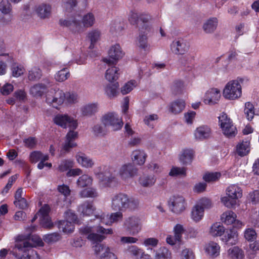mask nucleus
Segmentation results:
<instances>
[{
	"mask_svg": "<svg viewBox=\"0 0 259 259\" xmlns=\"http://www.w3.org/2000/svg\"><path fill=\"white\" fill-rule=\"evenodd\" d=\"M82 234L88 235V239L93 243H97L94 250L97 254L100 255V259H118L117 255L113 252L112 249L103 244H99L104 238V234H112V230L105 229L101 226L91 227L85 226L81 228Z\"/></svg>",
	"mask_w": 259,
	"mask_h": 259,
	"instance_id": "nucleus-1",
	"label": "nucleus"
},
{
	"mask_svg": "<svg viewBox=\"0 0 259 259\" xmlns=\"http://www.w3.org/2000/svg\"><path fill=\"white\" fill-rule=\"evenodd\" d=\"M53 121L56 124L63 128H65L67 127L70 128V131L66 136V139L62 149L68 152L71 148L77 145L75 140L78 137V133L74 131L77 126L76 120L66 114H57L53 118Z\"/></svg>",
	"mask_w": 259,
	"mask_h": 259,
	"instance_id": "nucleus-2",
	"label": "nucleus"
},
{
	"mask_svg": "<svg viewBox=\"0 0 259 259\" xmlns=\"http://www.w3.org/2000/svg\"><path fill=\"white\" fill-rule=\"evenodd\" d=\"M95 18L92 13L84 15L81 19L79 15L72 16L67 19H61L59 24L61 26L67 27L74 33H80L85 30V28L92 27L95 23Z\"/></svg>",
	"mask_w": 259,
	"mask_h": 259,
	"instance_id": "nucleus-3",
	"label": "nucleus"
},
{
	"mask_svg": "<svg viewBox=\"0 0 259 259\" xmlns=\"http://www.w3.org/2000/svg\"><path fill=\"white\" fill-rule=\"evenodd\" d=\"M137 198L129 197L127 195L119 193L111 197V207L114 211H124L126 209L135 210L139 205Z\"/></svg>",
	"mask_w": 259,
	"mask_h": 259,
	"instance_id": "nucleus-4",
	"label": "nucleus"
},
{
	"mask_svg": "<svg viewBox=\"0 0 259 259\" xmlns=\"http://www.w3.org/2000/svg\"><path fill=\"white\" fill-rule=\"evenodd\" d=\"M226 196L221 198V202L228 208H232L237 203V200L242 196V190L237 185L229 186L226 190Z\"/></svg>",
	"mask_w": 259,
	"mask_h": 259,
	"instance_id": "nucleus-5",
	"label": "nucleus"
},
{
	"mask_svg": "<svg viewBox=\"0 0 259 259\" xmlns=\"http://www.w3.org/2000/svg\"><path fill=\"white\" fill-rule=\"evenodd\" d=\"M242 79L229 81L223 90L224 97L228 100H234L239 98L242 95Z\"/></svg>",
	"mask_w": 259,
	"mask_h": 259,
	"instance_id": "nucleus-6",
	"label": "nucleus"
},
{
	"mask_svg": "<svg viewBox=\"0 0 259 259\" xmlns=\"http://www.w3.org/2000/svg\"><path fill=\"white\" fill-rule=\"evenodd\" d=\"M15 247L24 252L21 259H40L36 251L32 248L31 243L25 240L23 236L17 237Z\"/></svg>",
	"mask_w": 259,
	"mask_h": 259,
	"instance_id": "nucleus-7",
	"label": "nucleus"
},
{
	"mask_svg": "<svg viewBox=\"0 0 259 259\" xmlns=\"http://www.w3.org/2000/svg\"><path fill=\"white\" fill-rule=\"evenodd\" d=\"M218 119L219 125L224 135L228 138L235 137L237 133L236 127L227 114L222 113L218 117Z\"/></svg>",
	"mask_w": 259,
	"mask_h": 259,
	"instance_id": "nucleus-8",
	"label": "nucleus"
},
{
	"mask_svg": "<svg viewBox=\"0 0 259 259\" xmlns=\"http://www.w3.org/2000/svg\"><path fill=\"white\" fill-rule=\"evenodd\" d=\"M113 168L106 165H100L94 169V172L100 181L108 185L115 178Z\"/></svg>",
	"mask_w": 259,
	"mask_h": 259,
	"instance_id": "nucleus-9",
	"label": "nucleus"
},
{
	"mask_svg": "<svg viewBox=\"0 0 259 259\" xmlns=\"http://www.w3.org/2000/svg\"><path fill=\"white\" fill-rule=\"evenodd\" d=\"M102 122L105 126L110 127L113 131L120 130L123 124L121 118L114 112L105 114L102 117Z\"/></svg>",
	"mask_w": 259,
	"mask_h": 259,
	"instance_id": "nucleus-10",
	"label": "nucleus"
},
{
	"mask_svg": "<svg viewBox=\"0 0 259 259\" xmlns=\"http://www.w3.org/2000/svg\"><path fill=\"white\" fill-rule=\"evenodd\" d=\"M65 100V93L59 89H51L46 96L47 103L55 108L62 105Z\"/></svg>",
	"mask_w": 259,
	"mask_h": 259,
	"instance_id": "nucleus-11",
	"label": "nucleus"
},
{
	"mask_svg": "<svg viewBox=\"0 0 259 259\" xmlns=\"http://www.w3.org/2000/svg\"><path fill=\"white\" fill-rule=\"evenodd\" d=\"M123 227L131 235H136L142 230V225L141 219L134 215L129 217L125 219Z\"/></svg>",
	"mask_w": 259,
	"mask_h": 259,
	"instance_id": "nucleus-12",
	"label": "nucleus"
},
{
	"mask_svg": "<svg viewBox=\"0 0 259 259\" xmlns=\"http://www.w3.org/2000/svg\"><path fill=\"white\" fill-rule=\"evenodd\" d=\"M138 169L132 163L123 164L120 167L118 174L121 180L127 181L138 175Z\"/></svg>",
	"mask_w": 259,
	"mask_h": 259,
	"instance_id": "nucleus-13",
	"label": "nucleus"
},
{
	"mask_svg": "<svg viewBox=\"0 0 259 259\" xmlns=\"http://www.w3.org/2000/svg\"><path fill=\"white\" fill-rule=\"evenodd\" d=\"M170 210L174 213L179 214L185 209V199L181 196H173L168 202Z\"/></svg>",
	"mask_w": 259,
	"mask_h": 259,
	"instance_id": "nucleus-14",
	"label": "nucleus"
},
{
	"mask_svg": "<svg viewBox=\"0 0 259 259\" xmlns=\"http://www.w3.org/2000/svg\"><path fill=\"white\" fill-rule=\"evenodd\" d=\"M52 85V82L48 79L44 80L43 83L33 85L30 89V94L34 97H40L47 93L48 88Z\"/></svg>",
	"mask_w": 259,
	"mask_h": 259,
	"instance_id": "nucleus-15",
	"label": "nucleus"
},
{
	"mask_svg": "<svg viewBox=\"0 0 259 259\" xmlns=\"http://www.w3.org/2000/svg\"><path fill=\"white\" fill-rule=\"evenodd\" d=\"M211 206L210 200L203 198L200 199L195 205V223L199 222L204 216V209Z\"/></svg>",
	"mask_w": 259,
	"mask_h": 259,
	"instance_id": "nucleus-16",
	"label": "nucleus"
},
{
	"mask_svg": "<svg viewBox=\"0 0 259 259\" xmlns=\"http://www.w3.org/2000/svg\"><path fill=\"white\" fill-rule=\"evenodd\" d=\"M108 55L110 58L112 59V60L110 59L104 58L103 61L107 64H116L117 61L121 59L124 54L121 50L120 46L116 44L110 48L108 52Z\"/></svg>",
	"mask_w": 259,
	"mask_h": 259,
	"instance_id": "nucleus-17",
	"label": "nucleus"
},
{
	"mask_svg": "<svg viewBox=\"0 0 259 259\" xmlns=\"http://www.w3.org/2000/svg\"><path fill=\"white\" fill-rule=\"evenodd\" d=\"M221 240L226 244L235 245L238 241V233L233 228L225 229V233L223 234Z\"/></svg>",
	"mask_w": 259,
	"mask_h": 259,
	"instance_id": "nucleus-18",
	"label": "nucleus"
},
{
	"mask_svg": "<svg viewBox=\"0 0 259 259\" xmlns=\"http://www.w3.org/2000/svg\"><path fill=\"white\" fill-rule=\"evenodd\" d=\"M34 12L40 19H48L51 15L52 6L49 4L41 3L35 6Z\"/></svg>",
	"mask_w": 259,
	"mask_h": 259,
	"instance_id": "nucleus-19",
	"label": "nucleus"
},
{
	"mask_svg": "<svg viewBox=\"0 0 259 259\" xmlns=\"http://www.w3.org/2000/svg\"><path fill=\"white\" fill-rule=\"evenodd\" d=\"M221 97L219 90L212 88L208 90L205 93L203 102L205 104L212 105L217 103Z\"/></svg>",
	"mask_w": 259,
	"mask_h": 259,
	"instance_id": "nucleus-20",
	"label": "nucleus"
},
{
	"mask_svg": "<svg viewBox=\"0 0 259 259\" xmlns=\"http://www.w3.org/2000/svg\"><path fill=\"white\" fill-rule=\"evenodd\" d=\"M221 247L214 241H209L206 243L204 247L205 252L209 257L214 258L220 254Z\"/></svg>",
	"mask_w": 259,
	"mask_h": 259,
	"instance_id": "nucleus-21",
	"label": "nucleus"
},
{
	"mask_svg": "<svg viewBox=\"0 0 259 259\" xmlns=\"http://www.w3.org/2000/svg\"><path fill=\"white\" fill-rule=\"evenodd\" d=\"M194 151L192 149L185 148L182 150L179 155L180 162L184 165L190 164L193 159Z\"/></svg>",
	"mask_w": 259,
	"mask_h": 259,
	"instance_id": "nucleus-22",
	"label": "nucleus"
},
{
	"mask_svg": "<svg viewBox=\"0 0 259 259\" xmlns=\"http://www.w3.org/2000/svg\"><path fill=\"white\" fill-rule=\"evenodd\" d=\"M188 48V46L183 40L174 41L170 45L172 52L176 55L184 54Z\"/></svg>",
	"mask_w": 259,
	"mask_h": 259,
	"instance_id": "nucleus-23",
	"label": "nucleus"
},
{
	"mask_svg": "<svg viewBox=\"0 0 259 259\" xmlns=\"http://www.w3.org/2000/svg\"><path fill=\"white\" fill-rule=\"evenodd\" d=\"M218 25V19L211 17L206 20L203 24V30L207 34H212L216 30Z\"/></svg>",
	"mask_w": 259,
	"mask_h": 259,
	"instance_id": "nucleus-24",
	"label": "nucleus"
},
{
	"mask_svg": "<svg viewBox=\"0 0 259 259\" xmlns=\"http://www.w3.org/2000/svg\"><path fill=\"white\" fill-rule=\"evenodd\" d=\"M211 136V130L207 125H202L195 130V138L203 140L209 139Z\"/></svg>",
	"mask_w": 259,
	"mask_h": 259,
	"instance_id": "nucleus-25",
	"label": "nucleus"
},
{
	"mask_svg": "<svg viewBox=\"0 0 259 259\" xmlns=\"http://www.w3.org/2000/svg\"><path fill=\"white\" fill-rule=\"evenodd\" d=\"M147 157L144 150L137 149L134 150L131 155L133 161L137 165H142L144 164Z\"/></svg>",
	"mask_w": 259,
	"mask_h": 259,
	"instance_id": "nucleus-26",
	"label": "nucleus"
},
{
	"mask_svg": "<svg viewBox=\"0 0 259 259\" xmlns=\"http://www.w3.org/2000/svg\"><path fill=\"white\" fill-rule=\"evenodd\" d=\"M109 68L107 69L105 73V78L110 82L116 80L119 75V69L116 67L115 64H107Z\"/></svg>",
	"mask_w": 259,
	"mask_h": 259,
	"instance_id": "nucleus-27",
	"label": "nucleus"
},
{
	"mask_svg": "<svg viewBox=\"0 0 259 259\" xmlns=\"http://www.w3.org/2000/svg\"><path fill=\"white\" fill-rule=\"evenodd\" d=\"M185 105L186 103L184 100L178 99L170 104L169 110L173 114H177L181 113L184 109Z\"/></svg>",
	"mask_w": 259,
	"mask_h": 259,
	"instance_id": "nucleus-28",
	"label": "nucleus"
},
{
	"mask_svg": "<svg viewBox=\"0 0 259 259\" xmlns=\"http://www.w3.org/2000/svg\"><path fill=\"white\" fill-rule=\"evenodd\" d=\"M156 181V178L152 175H143L139 179V184L143 187H151Z\"/></svg>",
	"mask_w": 259,
	"mask_h": 259,
	"instance_id": "nucleus-29",
	"label": "nucleus"
},
{
	"mask_svg": "<svg viewBox=\"0 0 259 259\" xmlns=\"http://www.w3.org/2000/svg\"><path fill=\"white\" fill-rule=\"evenodd\" d=\"M76 158L78 163L82 167L91 168L94 165L93 160L83 153H78Z\"/></svg>",
	"mask_w": 259,
	"mask_h": 259,
	"instance_id": "nucleus-30",
	"label": "nucleus"
},
{
	"mask_svg": "<svg viewBox=\"0 0 259 259\" xmlns=\"http://www.w3.org/2000/svg\"><path fill=\"white\" fill-rule=\"evenodd\" d=\"M228 256L230 259H243L245 255L244 251L238 246L231 247L228 250Z\"/></svg>",
	"mask_w": 259,
	"mask_h": 259,
	"instance_id": "nucleus-31",
	"label": "nucleus"
},
{
	"mask_svg": "<svg viewBox=\"0 0 259 259\" xmlns=\"http://www.w3.org/2000/svg\"><path fill=\"white\" fill-rule=\"evenodd\" d=\"M148 37L146 31L140 33L139 36L137 38L136 45L140 49L146 51L148 49L149 45L148 43Z\"/></svg>",
	"mask_w": 259,
	"mask_h": 259,
	"instance_id": "nucleus-32",
	"label": "nucleus"
},
{
	"mask_svg": "<svg viewBox=\"0 0 259 259\" xmlns=\"http://www.w3.org/2000/svg\"><path fill=\"white\" fill-rule=\"evenodd\" d=\"M225 227L219 222L213 223L209 229V234L213 237L222 236L225 233Z\"/></svg>",
	"mask_w": 259,
	"mask_h": 259,
	"instance_id": "nucleus-33",
	"label": "nucleus"
},
{
	"mask_svg": "<svg viewBox=\"0 0 259 259\" xmlns=\"http://www.w3.org/2000/svg\"><path fill=\"white\" fill-rule=\"evenodd\" d=\"M237 154L243 157L247 155L250 152V144L247 141H242L238 143L236 147Z\"/></svg>",
	"mask_w": 259,
	"mask_h": 259,
	"instance_id": "nucleus-34",
	"label": "nucleus"
},
{
	"mask_svg": "<svg viewBox=\"0 0 259 259\" xmlns=\"http://www.w3.org/2000/svg\"><path fill=\"white\" fill-rule=\"evenodd\" d=\"M236 218L237 215L235 212L231 210H228L221 215V220L225 224L230 225L233 223Z\"/></svg>",
	"mask_w": 259,
	"mask_h": 259,
	"instance_id": "nucleus-35",
	"label": "nucleus"
},
{
	"mask_svg": "<svg viewBox=\"0 0 259 259\" xmlns=\"http://www.w3.org/2000/svg\"><path fill=\"white\" fill-rule=\"evenodd\" d=\"M58 227L60 231L65 233H71L74 229V224L66 220L60 221L58 223Z\"/></svg>",
	"mask_w": 259,
	"mask_h": 259,
	"instance_id": "nucleus-36",
	"label": "nucleus"
},
{
	"mask_svg": "<svg viewBox=\"0 0 259 259\" xmlns=\"http://www.w3.org/2000/svg\"><path fill=\"white\" fill-rule=\"evenodd\" d=\"M94 208L92 203L89 201H85L78 206V210L83 215H90L93 213Z\"/></svg>",
	"mask_w": 259,
	"mask_h": 259,
	"instance_id": "nucleus-37",
	"label": "nucleus"
},
{
	"mask_svg": "<svg viewBox=\"0 0 259 259\" xmlns=\"http://www.w3.org/2000/svg\"><path fill=\"white\" fill-rule=\"evenodd\" d=\"M0 11L4 15H8L9 18L8 21H10L12 18V6L8 0H2L0 2Z\"/></svg>",
	"mask_w": 259,
	"mask_h": 259,
	"instance_id": "nucleus-38",
	"label": "nucleus"
},
{
	"mask_svg": "<svg viewBox=\"0 0 259 259\" xmlns=\"http://www.w3.org/2000/svg\"><path fill=\"white\" fill-rule=\"evenodd\" d=\"M79 195L80 198H95L98 197L99 194L97 190L94 188H87L81 190Z\"/></svg>",
	"mask_w": 259,
	"mask_h": 259,
	"instance_id": "nucleus-39",
	"label": "nucleus"
},
{
	"mask_svg": "<svg viewBox=\"0 0 259 259\" xmlns=\"http://www.w3.org/2000/svg\"><path fill=\"white\" fill-rule=\"evenodd\" d=\"M98 110L97 104L95 103L89 104L83 106L81 109V113L83 116H90L95 114Z\"/></svg>",
	"mask_w": 259,
	"mask_h": 259,
	"instance_id": "nucleus-40",
	"label": "nucleus"
},
{
	"mask_svg": "<svg viewBox=\"0 0 259 259\" xmlns=\"http://www.w3.org/2000/svg\"><path fill=\"white\" fill-rule=\"evenodd\" d=\"M155 259H171V252L166 247H161L156 252Z\"/></svg>",
	"mask_w": 259,
	"mask_h": 259,
	"instance_id": "nucleus-41",
	"label": "nucleus"
},
{
	"mask_svg": "<svg viewBox=\"0 0 259 259\" xmlns=\"http://www.w3.org/2000/svg\"><path fill=\"white\" fill-rule=\"evenodd\" d=\"M92 178L88 175H83L78 179L76 184L79 188H84L92 185Z\"/></svg>",
	"mask_w": 259,
	"mask_h": 259,
	"instance_id": "nucleus-42",
	"label": "nucleus"
},
{
	"mask_svg": "<svg viewBox=\"0 0 259 259\" xmlns=\"http://www.w3.org/2000/svg\"><path fill=\"white\" fill-rule=\"evenodd\" d=\"M186 168L184 167H180L172 166L169 172L168 175L169 176L174 177H184L186 176Z\"/></svg>",
	"mask_w": 259,
	"mask_h": 259,
	"instance_id": "nucleus-43",
	"label": "nucleus"
},
{
	"mask_svg": "<svg viewBox=\"0 0 259 259\" xmlns=\"http://www.w3.org/2000/svg\"><path fill=\"white\" fill-rule=\"evenodd\" d=\"M158 118V116L156 114L147 115L144 118V122L150 128H153Z\"/></svg>",
	"mask_w": 259,
	"mask_h": 259,
	"instance_id": "nucleus-44",
	"label": "nucleus"
},
{
	"mask_svg": "<svg viewBox=\"0 0 259 259\" xmlns=\"http://www.w3.org/2000/svg\"><path fill=\"white\" fill-rule=\"evenodd\" d=\"M100 32L97 29L92 30L89 32L88 36L91 41L90 49L94 48V44L100 39Z\"/></svg>",
	"mask_w": 259,
	"mask_h": 259,
	"instance_id": "nucleus-45",
	"label": "nucleus"
},
{
	"mask_svg": "<svg viewBox=\"0 0 259 259\" xmlns=\"http://www.w3.org/2000/svg\"><path fill=\"white\" fill-rule=\"evenodd\" d=\"M70 76V72L67 68H63L58 71L55 75L56 80L59 82H62L66 80Z\"/></svg>",
	"mask_w": 259,
	"mask_h": 259,
	"instance_id": "nucleus-46",
	"label": "nucleus"
},
{
	"mask_svg": "<svg viewBox=\"0 0 259 259\" xmlns=\"http://www.w3.org/2000/svg\"><path fill=\"white\" fill-rule=\"evenodd\" d=\"M48 160L49 156L48 155H44L39 151H34L32 152L30 156V160L32 163H36L41 160Z\"/></svg>",
	"mask_w": 259,
	"mask_h": 259,
	"instance_id": "nucleus-47",
	"label": "nucleus"
},
{
	"mask_svg": "<svg viewBox=\"0 0 259 259\" xmlns=\"http://www.w3.org/2000/svg\"><path fill=\"white\" fill-rule=\"evenodd\" d=\"M244 114L248 120H251L254 115V106L250 102H246L245 104Z\"/></svg>",
	"mask_w": 259,
	"mask_h": 259,
	"instance_id": "nucleus-48",
	"label": "nucleus"
},
{
	"mask_svg": "<svg viewBox=\"0 0 259 259\" xmlns=\"http://www.w3.org/2000/svg\"><path fill=\"white\" fill-rule=\"evenodd\" d=\"M119 87L118 82L113 84H108L105 88V92L109 97H114L117 95V89Z\"/></svg>",
	"mask_w": 259,
	"mask_h": 259,
	"instance_id": "nucleus-49",
	"label": "nucleus"
},
{
	"mask_svg": "<svg viewBox=\"0 0 259 259\" xmlns=\"http://www.w3.org/2000/svg\"><path fill=\"white\" fill-rule=\"evenodd\" d=\"M41 76V71L37 67H33L29 71L28 78L30 80L39 79Z\"/></svg>",
	"mask_w": 259,
	"mask_h": 259,
	"instance_id": "nucleus-50",
	"label": "nucleus"
},
{
	"mask_svg": "<svg viewBox=\"0 0 259 259\" xmlns=\"http://www.w3.org/2000/svg\"><path fill=\"white\" fill-rule=\"evenodd\" d=\"M77 0H63L62 7L66 12H71L77 6Z\"/></svg>",
	"mask_w": 259,
	"mask_h": 259,
	"instance_id": "nucleus-51",
	"label": "nucleus"
},
{
	"mask_svg": "<svg viewBox=\"0 0 259 259\" xmlns=\"http://www.w3.org/2000/svg\"><path fill=\"white\" fill-rule=\"evenodd\" d=\"M43 239L47 243H54L59 241L61 239V236L58 233H53L44 235Z\"/></svg>",
	"mask_w": 259,
	"mask_h": 259,
	"instance_id": "nucleus-52",
	"label": "nucleus"
},
{
	"mask_svg": "<svg viewBox=\"0 0 259 259\" xmlns=\"http://www.w3.org/2000/svg\"><path fill=\"white\" fill-rule=\"evenodd\" d=\"M12 75L14 77H18L23 74L24 68L20 65L17 63H14L11 67Z\"/></svg>",
	"mask_w": 259,
	"mask_h": 259,
	"instance_id": "nucleus-53",
	"label": "nucleus"
},
{
	"mask_svg": "<svg viewBox=\"0 0 259 259\" xmlns=\"http://www.w3.org/2000/svg\"><path fill=\"white\" fill-rule=\"evenodd\" d=\"M126 250L131 255L137 257L140 256V255L143 253V251L136 245L127 246Z\"/></svg>",
	"mask_w": 259,
	"mask_h": 259,
	"instance_id": "nucleus-54",
	"label": "nucleus"
},
{
	"mask_svg": "<svg viewBox=\"0 0 259 259\" xmlns=\"http://www.w3.org/2000/svg\"><path fill=\"white\" fill-rule=\"evenodd\" d=\"M244 236L248 241H253L256 238L255 231L252 228L246 229L244 232Z\"/></svg>",
	"mask_w": 259,
	"mask_h": 259,
	"instance_id": "nucleus-55",
	"label": "nucleus"
},
{
	"mask_svg": "<svg viewBox=\"0 0 259 259\" xmlns=\"http://www.w3.org/2000/svg\"><path fill=\"white\" fill-rule=\"evenodd\" d=\"M221 176V174L218 172H211L204 175L203 178L207 182H214L218 180Z\"/></svg>",
	"mask_w": 259,
	"mask_h": 259,
	"instance_id": "nucleus-56",
	"label": "nucleus"
},
{
	"mask_svg": "<svg viewBox=\"0 0 259 259\" xmlns=\"http://www.w3.org/2000/svg\"><path fill=\"white\" fill-rule=\"evenodd\" d=\"M73 166V162L70 160H63L58 167L60 171L63 172L67 170Z\"/></svg>",
	"mask_w": 259,
	"mask_h": 259,
	"instance_id": "nucleus-57",
	"label": "nucleus"
},
{
	"mask_svg": "<svg viewBox=\"0 0 259 259\" xmlns=\"http://www.w3.org/2000/svg\"><path fill=\"white\" fill-rule=\"evenodd\" d=\"M174 232L176 238L178 239V241L181 242L184 232L183 226L180 224H177L174 228Z\"/></svg>",
	"mask_w": 259,
	"mask_h": 259,
	"instance_id": "nucleus-58",
	"label": "nucleus"
},
{
	"mask_svg": "<svg viewBox=\"0 0 259 259\" xmlns=\"http://www.w3.org/2000/svg\"><path fill=\"white\" fill-rule=\"evenodd\" d=\"M135 83L134 80H131L125 83L121 89V93L125 95L130 93L135 87Z\"/></svg>",
	"mask_w": 259,
	"mask_h": 259,
	"instance_id": "nucleus-59",
	"label": "nucleus"
},
{
	"mask_svg": "<svg viewBox=\"0 0 259 259\" xmlns=\"http://www.w3.org/2000/svg\"><path fill=\"white\" fill-rule=\"evenodd\" d=\"M65 100L69 103H75L78 102V96L75 92H67L65 93Z\"/></svg>",
	"mask_w": 259,
	"mask_h": 259,
	"instance_id": "nucleus-60",
	"label": "nucleus"
},
{
	"mask_svg": "<svg viewBox=\"0 0 259 259\" xmlns=\"http://www.w3.org/2000/svg\"><path fill=\"white\" fill-rule=\"evenodd\" d=\"M14 97L19 102H23L26 99V93L23 90H18L14 92Z\"/></svg>",
	"mask_w": 259,
	"mask_h": 259,
	"instance_id": "nucleus-61",
	"label": "nucleus"
},
{
	"mask_svg": "<svg viewBox=\"0 0 259 259\" xmlns=\"http://www.w3.org/2000/svg\"><path fill=\"white\" fill-rule=\"evenodd\" d=\"M106 126H102L100 124H97L94 126L93 131L95 134L97 136H103L107 133L106 130Z\"/></svg>",
	"mask_w": 259,
	"mask_h": 259,
	"instance_id": "nucleus-62",
	"label": "nucleus"
},
{
	"mask_svg": "<svg viewBox=\"0 0 259 259\" xmlns=\"http://www.w3.org/2000/svg\"><path fill=\"white\" fill-rule=\"evenodd\" d=\"M140 13L134 11L130 12L128 20L132 25H138L139 24Z\"/></svg>",
	"mask_w": 259,
	"mask_h": 259,
	"instance_id": "nucleus-63",
	"label": "nucleus"
},
{
	"mask_svg": "<svg viewBox=\"0 0 259 259\" xmlns=\"http://www.w3.org/2000/svg\"><path fill=\"white\" fill-rule=\"evenodd\" d=\"M159 243V240L156 238H148L145 239L143 244L146 247L151 246L152 247H156Z\"/></svg>",
	"mask_w": 259,
	"mask_h": 259,
	"instance_id": "nucleus-64",
	"label": "nucleus"
}]
</instances>
